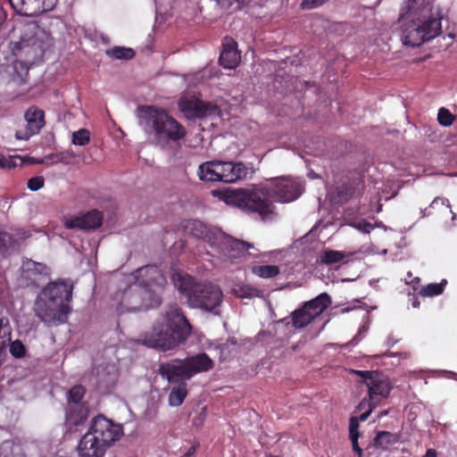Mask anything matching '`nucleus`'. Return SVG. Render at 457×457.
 <instances>
[{
	"label": "nucleus",
	"instance_id": "79ce46f5",
	"mask_svg": "<svg viewBox=\"0 0 457 457\" xmlns=\"http://www.w3.org/2000/svg\"><path fill=\"white\" fill-rule=\"evenodd\" d=\"M8 325V320L0 319V351L5 346L6 341L10 340L7 337L10 335V329L4 328Z\"/></svg>",
	"mask_w": 457,
	"mask_h": 457
},
{
	"label": "nucleus",
	"instance_id": "6e6552de",
	"mask_svg": "<svg viewBox=\"0 0 457 457\" xmlns=\"http://www.w3.org/2000/svg\"><path fill=\"white\" fill-rule=\"evenodd\" d=\"M52 45V37L48 31L41 28L37 21H29L21 30L20 41L15 49L27 58L28 62H35L41 58L45 50Z\"/></svg>",
	"mask_w": 457,
	"mask_h": 457
},
{
	"label": "nucleus",
	"instance_id": "c9c22d12",
	"mask_svg": "<svg viewBox=\"0 0 457 457\" xmlns=\"http://www.w3.org/2000/svg\"><path fill=\"white\" fill-rule=\"evenodd\" d=\"M359 424L358 420L356 417H351L349 420V438L352 442L353 450V451H359L361 447L358 444V438H359Z\"/></svg>",
	"mask_w": 457,
	"mask_h": 457
},
{
	"label": "nucleus",
	"instance_id": "20e7f679",
	"mask_svg": "<svg viewBox=\"0 0 457 457\" xmlns=\"http://www.w3.org/2000/svg\"><path fill=\"white\" fill-rule=\"evenodd\" d=\"M137 118L148 140L156 145L164 147L170 141H178L186 135L183 126L163 110L154 106H139Z\"/></svg>",
	"mask_w": 457,
	"mask_h": 457
},
{
	"label": "nucleus",
	"instance_id": "bb28decb",
	"mask_svg": "<svg viewBox=\"0 0 457 457\" xmlns=\"http://www.w3.org/2000/svg\"><path fill=\"white\" fill-rule=\"evenodd\" d=\"M291 317L292 325L295 328H303L315 319V317L306 310L303 305L293 312L291 313Z\"/></svg>",
	"mask_w": 457,
	"mask_h": 457
},
{
	"label": "nucleus",
	"instance_id": "b1692460",
	"mask_svg": "<svg viewBox=\"0 0 457 457\" xmlns=\"http://www.w3.org/2000/svg\"><path fill=\"white\" fill-rule=\"evenodd\" d=\"M24 117L27 121V129L34 134L37 133L45 125V113L37 106L29 107Z\"/></svg>",
	"mask_w": 457,
	"mask_h": 457
},
{
	"label": "nucleus",
	"instance_id": "13d9d810",
	"mask_svg": "<svg viewBox=\"0 0 457 457\" xmlns=\"http://www.w3.org/2000/svg\"><path fill=\"white\" fill-rule=\"evenodd\" d=\"M250 255H253V257H257L258 255L255 253H248Z\"/></svg>",
	"mask_w": 457,
	"mask_h": 457
},
{
	"label": "nucleus",
	"instance_id": "f3484780",
	"mask_svg": "<svg viewBox=\"0 0 457 457\" xmlns=\"http://www.w3.org/2000/svg\"><path fill=\"white\" fill-rule=\"evenodd\" d=\"M15 12L23 16H36L52 11L58 0H9Z\"/></svg>",
	"mask_w": 457,
	"mask_h": 457
},
{
	"label": "nucleus",
	"instance_id": "7c9ffc66",
	"mask_svg": "<svg viewBox=\"0 0 457 457\" xmlns=\"http://www.w3.org/2000/svg\"><path fill=\"white\" fill-rule=\"evenodd\" d=\"M72 157H73V154L71 152L65 151V152H60V153L47 155L45 158L40 159V160L33 158V160L31 161V163L32 164L42 163V164L50 165V164H54V163H58V162H62V163L67 164V163H69L70 160Z\"/></svg>",
	"mask_w": 457,
	"mask_h": 457
},
{
	"label": "nucleus",
	"instance_id": "9d476101",
	"mask_svg": "<svg viewBox=\"0 0 457 457\" xmlns=\"http://www.w3.org/2000/svg\"><path fill=\"white\" fill-rule=\"evenodd\" d=\"M213 248L220 253L223 262L230 261L242 257L249 249H254L253 244L236 239L223 233L217 234Z\"/></svg>",
	"mask_w": 457,
	"mask_h": 457
},
{
	"label": "nucleus",
	"instance_id": "72a5a7b5",
	"mask_svg": "<svg viewBox=\"0 0 457 457\" xmlns=\"http://www.w3.org/2000/svg\"><path fill=\"white\" fill-rule=\"evenodd\" d=\"M345 256L343 252L328 249L320 253V259L322 263L329 265L341 262Z\"/></svg>",
	"mask_w": 457,
	"mask_h": 457
},
{
	"label": "nucleus",
	"instance_id": "f257e3e1",
	"mask_svg": "<svg viewBox=\"0 0 457 457\" xmlns=\"http://www.w3.org/2000/svg\"><path fill=\"white\" fill-rule=\"evenodd\" d=\"M192 326L178 304L170 305L151 332L140 336L143 345L162 352L173 350L191 334Z\"/></svg>",
	"mask_w": 457,
	"mask_h": 457
},
{
	"label": "nucleus",
	"instance_id": "2eb2a0df",
	"mask_svg": "<svg viewBox=\"0 0 457 457\" xmlns=\"http://www.w3.org/2000/svg\"><path fill=\"white\" fill-rule=\"evenodd\" d=\"M159 373L162 377L166 378L170 383L186 382V380L192 378L187 359H173L170 361L161 363L159 366Z\"/></svg>",
	"mask_w": 457,
	"mask_h": 457
},
{
	"label": "nucleus",
	"instance_id": "3c124183",
	"mask_svg": "<svg viewBox=\"0 0 457 457\" xmlns=\"http://www.w3.org/2000/svg\"><path fill=\"white\" fill-rule=\"evenodd\" d=\"M196 448L195 446H191L187 450V452L182 457H195Z\"/></svg>",
	"mask_w": 457,
	"mask_h": 457
},
{
	"label": "nucleus",
	"instance_id": "412c9836",
	"mask_svg": "<svg viewBox=\"0 0 457 457\" xmlns=\"http://www.w3.org/2000/svg\"><path fill=\"white\" fill-rule=\"evenodd\" d=\"M240 60L241 55L237 49V43L232 38L226 37L219 60L220 65L226 69H234Z\"/></svg>",
	"mask_w": 457,
	"mask_h": 457
},
{
	"label": "nucleus",
	"instance_id": "393cba45",
	"mask_svg": "<svg viewBox=\"0 0 457 457\" xmlns=\"http://www.w3.org/2000/svg\"><path fill=\"white\" fill-rule=\"evenodd\" d=\"M197 175L203 181H220L219 161H209L200 164Z\"/></svg>",
	"mask_w": 457,
	"mask_h": 457
},
{
	"label": "nucleus",
	"instance_id": "423d86ee",
	"mask_svg": "<svg viewBox=\"0 0 457 457\" xmlns=\"http://www.w3.org/2000/svg\"><path fill=\"white\" fill-rule=\"evenodd\" d=\"M122 436L121 425L97 415L91 420L88 431L81 437L77 447L78 454L79 457H104Z\"/></svg>",
	"mask_w": 457,
	"mask_h": 457
},
{
	"label": "nucleus",
	"instance_id": "a19ab883",
	"mask_svg": "<svg viewBox=\"0 0 457 457\" xmlns=\"http://www.w3.org/2000/svg\"><path fill=\"white\" fill-rule=\"evenodd\" d=\"M437 120L441 125L447 127L453 124L454 117L447 109L441 108L438 111Z\"/></svg>",
	"mask_w": 457,
	"mask_h": 457
},
{
	"label": "nucleus",
	"instance_id": "c756f323",
	"mask_svg": "<svg viewBox=\"0 0 457 457\" xmlns=\"http://www.w3.org/2000/svg\"><path fill=\"white\" fill-rule=\"evenodd\" d=\"M187 395V383L182 381L173 386L169 395V404L170 406H180Z\"/></svg>",
	"mask_w": 457,
	"mask_h": 457
},
{
	"label": "nucleus",
	"instance_id": "4d7b16f0",
	"mask_svg": "<svg viewBox=\"0 0 457 457\" xmlns=\"http://www.w3.org/2000/svg\"><path fill=\"white\" fill-rule=\"evenodd\" d=\"M217 2H230V0H216Z\"/></svg>",
	"mask_w": 457,
	"mask_h": 457
},
{
	"label": "nucleus",
	"instance_id": "58836bf2",
	"mask_svg": "<svg viewBox=\"0 0 457 457\" xmlns=\"http://www.w3.org/2000/svg\"><path fill=\"white\" fill-rule=\"evenodd\" d=\"M90 133L87 129H80L72 133V144L76 145H86L89 143Z\"/></svg>",
	"mask_w": 457,
	"mask_h": 457
},
{
	"label": "nucleus",
	"instance_id": "ddd939ff",
	"mask_svg": "<svg viewBox=\"0 0 457 457\" xmlns=\"http://www.w3.org/2000/svg\"><path fill=\"white\" fill-rule=\"evenodd\" d=\"M270 186L273 199L280 203L295 201L303 192L301 183L290 178L276 179Z\"/></svg>",
	"mask_w": 457,
	"mask_h": 457
},
{
	"label": "nucleus",
	"instance_id": "603ef678",
	"mask_svg": "<svg viewBox=\"0 0 457 457\" xmlns=\"http://www.w3.org/2000/svg\"><path fill=\"white\" fill-rule=\"evenodd\" d=\"M370 403V399L367 400L366 398L362 399V401L358 404L357 409L358 410H363L368 408V403Z\"/></svg>",
	"mask_w": 457,
	"mask_h": 457
},
{
	"label": "nucleus",
	"instance_id": "dca6fc26",
	"mask_svg": "<svg viewBox=\"0 0 457 457\" xmlns=\"http://www.w3.org/2000/svg\"><path fill=\"white\" fill-rule=\"evenodd\" d=\"M180 110L190 117L204 118L211 115H220L216 104L204 102L196 98L184 97L179 101Z\"/></svg>",
	"mask_w": 457,
	"mask_h": 457
},
{
	"label": "nucleus",
	"instance_id": "473e14b6",
	"mask_svg": "<svg viewBox=\"0 0 457 457\" xmlns=\"http://www.w3.org/2000/svg\"><path fill=\"white\" fill-rule=\"evenodd\" d=\"M252 272L262 278H270L279 273V267L277 265H257L252 267Z\"/></svg>",
	"mask_w": 457,
	"mask_h": 457
},
{
	"label": "nucleus",
	"instance_id": "a878e982",
	"mask_svg": "<svg viewBox=\"0 0 457 457\" xmlns=\"http://www.w3.org/2000/svg\"><path fill=\"white\" fill-rule=\"evenodd\" d=\"M330 303V296L327 293H322L314 299L306 302L303 306L316 318L320 315Z\"/></svg>",
	"mask_w": 457,
	"mask_h": 457
},
{
	"label": "nucleus",
	"instance_id": "ea45409f",
	"mask_svg": "<svg viewBox=\"0 0 457 457\" xmlns=\"http://www.w3.org/2000/svg\"><path fill=\"white\" fill-rule=\"evenodd\" d=\"M25 266L27 268V270L32 271L35 274H40V275H47L48 274V268L46 265L36 262L32 260H29L25 262Z\"/></svg>",
	"mask_w": 457,
	"mask_h": 457
},
{
	"label": "nucleus",
	"instance_id": "49530a36",
	"mask_svg": "<svg viewBox=\"0 0 457 457\" xmlns=\"http://www.w3.org/2000/svg\"><path fill=\"white\" fill-rule=\"evenodd\" d=\"M356 228L364 233H370L373 226L365 220H361L356 224Z\"/></svg>",
	"mask_w": 457,
	"mask_h": 457
},
{
	"label": "nucleus",
	"instance_id": "39448f33",
	"mask_svg": "<svg viewBox=\"0 0 457 457\" xmlns=\"http://www.w3.org/2000/svg\"><path fill=\"white\" fill-rule=\"evenodd\" d=\"M174 285L191 308L220 315L223 294L220 288L209 282H198L187 274L176 273Z\"/></svg>",
	"mask_w": 457,
	"mask_h": 457
},
{
	"label": "nucleus",
	"instance_id": "6ab92c4d",
	"mask_svg": "<svg viewBox=\"0 0 457 457\" xmlns=\"http://www.w3.org/2000/svg\"><path fill=\"white\" fill-rule=\"evenodd\" d=\"M220 181L233 183L246 178L248 170L242 162L219 161Z\"/></svg>",
	"mask_w": 457,
	"mask_h": 457
},
{
	"label": "nucleus",
	"instance_id": "5fc2aeb1",
	"mask_svg": "<svg viewBox=\"0 0 457 457\" xmlns=\"http://www.w3.org/2000/svg\"><path fill=\"white\" fill-rule=\"evenodd\" d=\"M114 379H115V376L114 375L111 376L108 380L109 384L112 385L114 383Z\"/></svg>",
	"mask_w": 457,
	"mask_h": 457
},
{
	"label": "nucleus",
	"instance_id": "0eeeda50",
	"mask_svg": "<svg viewBox=\"0 0 457 457\" xmlns=\"http://www.w3.org/2000/svg\"><path fill=\"white\" fill-rule=\"evenodd\" d=\"M220 199L227 204L247 212H256L262 220L272 216L275 205L270 185H253L248 188L229 189L221 193Z\"/></svg>",
	"mask_w": 457,
	"mask_h": 457
},
{
	"label": "nucleus",
	"instance_id": "c85d7f7f",
	"mask_svg": "<svg viewBox=\"0 0 457 457\" xmlns=\"http://www.w3.org/2000/svg\"><path fill=\"white\" fill-rule=\"evenodd\" d=\"M0 457H26V454L21 444L6 440L0 445Z\"/></svg>",
	"mask_w": 457,
	"mask_h": 457
},
{
	"label": "nucleus",
	"instance_id": "cd10ccee",
	"mask_svg": "<svg viewBox=\"0 0 457 457\" xmlns=\"http://www.w3.org/2000/svg\"><path fill=\"white\" fill-rule=\"evenodd\" d=\"M33 157H21L20 155L5 156L0 154V168L10 170L15 167H22L26 164H32Z\"/></svg>",
	"mask_w": 457,
	"mask_h": 457
},
{
	"label": "nucleus",
	"instance_id": "1a4fd4ad",
	"mask_svg": "<svg viewBox=\"0 0 457 457\" xmlns=\"http://www.w3.org/2000/svg\"><path fill=\"white\" fill-rule=\"evenodd\" d=\"M162 302V298L157 296V293H151L135 282L121 293L118 312L120 313L144 312L158 307Z\"/></svg>",
	"mask_w": 457,
	"mask_h": 457
},
{
	"label": "nucleus",
	"instance_id": "c03bdc74",
	"mask_svg": "<svg viewBox=\"0 0 457 457\" xmlns=\"http://www.w3.org/2000/svg\"><path fill=\"white\" fill-rule=\"evenodd\" d=\"M12 245V237L4 231H0V253H4Z\"/></svg>",
	"mask_w": 457,
	"mask_h": 457
},
{
	"label": "nucleus",
	"instance_id": "aec40b11",
	"mask_svg": "<svg viewBox=\"0 0 457 457\" xmlns=\"http://www.w3.org/2000/svg\"><path fill=\"white\" fill-rule=\"evenodd\" d=\"M183 228L186 232L193 237L207 241L212 247L217 240V234L221 232V230L217 228L210 229L204 223L197 220H187Z\"/></svg>",
	"mask_w": 457,
	"mask_h": 457
},
{
	"label": "nucleus",
	"instance_id": "f8f14e48",
	"mask_svg": "<svg viewBox=\"0 0 457 457\" xmlns=\"http://www.w3.org/2000/svg\"><path fill=\"white\" fill-rule=\"evenodd\" d=\"M354 374L362 378L368 387L370 402L379 403L378 396L386 398L391 391L389 381L378 370H353Z\"/></svg>",
	"mask_w": 457,
	"mask_h": 457
},
{
	"label": "nucleus",
	"instance_id": "a18cd8bd",
	"mask_svg": "<svg viewBox=\"0 0 457 457\" xmlns=\"http://www.w3.org/2000/svg\"><path fill=\"white\" fill-rule=\"evenodd\" d=\"M45 179L41 176L33 177L28 181V187L31 191H37L44 187Z\"/></svg>",
	"mask_w": 457,
	"mask_h": 457
},
{
	"label": "nucleus",
	"instance_id": "f03ea898",
	"mask_svg": "<svg viewBox=\"0 0 457 457\" xmlns=\"http://www.w3.org/2000/svg\"><path fill=\"white\" fill-rule=\"evenodd\" d=\"M72 290L73 285L69 281L48 283L35 301V315L47 326L65 323L71 311Z\"/></svg>",
	"mask_w": 457,
	"mask_h": 457
},
{
	"label": "nucleus",
	"instance_id": "2f4dec72",
	"mask_svg": "<svg viewBox=\"0 0 457 457\" xmlns=\"http://www.w3.org/2000/svg\"><path fill=\"white\" fill-rule=\"evenodd\" d=\"M397 442V436L388 431H379L373 439V445L386 450Z\"/></svg>",
	"mask_w": 457,
	"mask_h": 457
},
{
	"label": "nucleus",
	"instance_id": "7ed1b4c3",
	"mask_svg": "<svg viewBox=\"0 0 457 457\" xmlns=\"http://www.w3.org/2000/svg\"><path fill=\"white\" fill-rule=\"evenodd\" d=\"M424 0H405L402 8L399 21L404 26L402 40L405 46H420L441 33L442 14L432 13L427 21L418 18V9Z\"/></svg>",
	"mask_w": 457,
	"mask_h": 457
},
{
	"label": "nucleus",
	"instance_id": "9b49d317",
	"mask_svg": "<svg viewBox=\"0 0 457 457\" xmlns=\"http://www.w3.org/2000/svg\"><path fill=\"white\" fill-rule=\"evenodd\" d=\"M133 275L137 285L145 287L151 293H157V296H162L168 284L163 272L155 265L143 266Z\"/></svg>",
	"mask_w": 457,
	"mask_h": 457
},
{
	"label": "nucleus",
	"instance_id": "6e6d98bb",
	"mask_svg": "<svg viewBox=\"0 0 457 457\" xmlns=\"http://www.w3.org/2000/svg\"><path fill=\"white\" fill-rule=\"evenodd\" d=\"M354 452L357 453V455H358L357 457H362V450H361V448L359 451L357 450V451H354Z\"/></svg>",
	"mask_w": 457,
	"mask_h": 457
},
{
	"label": "nucleus",
	"instance_id": "864d4df0",
	"mask_svg": "<svg viewBox=\"0 0 457 457\" xmlns=\"http://www.w3.org/2000/svg\"><path fill=\"white\" fill-rule=\"evenodd\" d=\"M425 457H436V452L434 449H428L426 453Z\"/></svg>",
	"mask_w": 457,
	"mask_h": 457
},
{
	"label": "nucleus",
	"instance_id": "4c0bfd02",
	"mask_svg": "<svg viewBox=\"0 0 457 457\" xmlns=\"http://www.w3.org/2000/svg\"><path fill=\"white\" fill-rule=\"evenodd\" d=\"M86 393L85 388L82 386H75L71 387L68 394V403H85L84 402H81L84 395Z\"/></svg>",
	"mask_w": 457,
	"mask_h": 457
},
{
	"label": "nucleus",
	"instance_id": "a211bd4d",
	"mask_svg": "<svg viewBox=\"0 0 457 457\" xmlns=\"http://www.w3.org/2000/svg\"><path fill=\"white\" fill-rule=\"evenodd\" d=\"M103 221L102 212L93 210L81 216H72L64 220L66 228L94 229L101 226Z\"/></svg>",
	"mask_w": 457,
	"mask_h": 457
},
{
	"label": "nucleus",
	"instance_id": "5701e85b",
	"mask_svg": "<svg viewBox=\"0 0 457 457\" xmlns=\"http://www.w3.org/2000/svg\"><path fill=\"white\" fill-rule=\"evenodd\" d=\"M186 359L191 377L197 373L206 372L213 368V361L206 353H199Z\"/></svg>",
	"mask_w": 457,
	"mask_h": 457
},
{
	"label": "nucleus",
	"instance_id": "e433bc0d",
	"mask_svg": "<svg viewBox=\"0 0 457 457\" xmlns=\"http://www.w3.org/2000/svg\"><path fill=\"white\" fill-rule=\"evenodd\" d=\"M446 280H443L441 283H431L428 286L424 287L420 290V295L424 296H435L443 293L444 286L445 285Z\"/></svg>",
	"mask_w": 457,
	"mask_h": 457
},
{
	"label": "nucleus",
	"instance_id": "09e8293b",
	"mask_svg": "<svg viewBox=\"0 0 457 457\" xmlns=\"http://www.w3.org/2000/svg\"><path fill=\"white\" fill-rule=\"evenodd\" d=\"M33 134L34 133H32L29 129H27L24 131H16L15 137L20 140H28Z\"/></svg>",
	"mask_w": 457,
	"mask_h": 457
},
{
	"label": "nucleus",
	"instance_id": "f704fd0d",
	"mask_svg": "<svg viewBox=\"0 0 457 457\" xmlns=\"http://www.w3.org/2000/svg\"><path fill=\"white\" fill-rule=\"evenodd\" d=\"M107 54L118 60H129L134 57L135 52L132 48L116 46L107 51Z\"/></svg>",
	"mask_w": 457,
	"mask_h": 457
},
{
	"label": "nucleus",
	"instance_id": "8fccbe9b",
	"mask_svg": "<svg viewBox=\"0 0 457 457\" xmlns=\"http://www.w3.org/2000/svg\"><path fill=\"white\" fill-rule=\"evenodd\" d=\"M439 205H441V206L446 205L447 208H450L448 200L445 198H440V197L435 198L434 201L431 203L430 207L436 208V206H439Z\"/></svg>",
	"mask_w": 457,
	"mask_h": 457
},
{
	"label": "nucleus",
	"instance_id": "de8ad7c7",
	"mask_svg": "<svg viewBox=\"0 0 457 457\" xmlns=\"http://www.w3.org/2000/svg\"><path fill=\"white\" fill-rule=\"evenodd\" d=\"M377 406V404L373 403H368V410L366 411H364L362 414L360 415L359 418H357L358 420V422L359 421H364L368 419V417L370 415L372 410Z\"/></svg>",
	"mask_w": 457,
	"mask_h": 457
},
{
	"label": "nucleus",
	"instance_id": "4be33fe9",
	"mask_svg": "<svg viewBox=\"0 0 457 457\" xmlns=\"http://www.w3.org/2000/svg\"><path fill=\"white\" fill-rule=\"evenodd\" d=\"M89 408L87 403H71L66 408V422L71 426H79L88 418Z\"/></svg>",
	"mask_w": 457,
	"mask_h": 457
},
{
	"label": "nucleus",
	"instance_id": "37998d69",
	"mask_svg": "<svg viewBox=\"0 0 457 457\" xmlns=\"http://www.w3.org/2000/svg\"><path fill=\"white\" fill-rule=\"evenodd\" d=\"M10 353L12 356L21 358L25 355L26 349L20 340H15L10 345Z\"/></svg>",
	"mask_w": 457,
	"mask_h": 457
},
{
	"label": "nucleus",
	"instance_id": "bf43d9fd",
	"mask_svg": "<svg viewBox=\"0 0 457 457\" xmlns=\"http://www.w3.org/2000/svg\"><path fill=\"white\" fill-rule=\"evenodd\" d=\"M244 295H245V296H252L253 295L252 294H245Z\"/></svg>",
	"mask_w": 457,
	"mask_h": 457
},
{
	"label": "nucleus",
	"instance_id": "4468645a",
	"mask_svg": "<svg viewBox=\"0 0 457 457\" xmlns=\"http://www.w3.org/2000/svg\"><path fill=\"white\" fill-rule=\"evenodd\" d=\"M363 187L364 182L360 176L349 179L328 193L329 200L333 204H344L351 198L360 195Z\"/></svg>",
	"mask_w": 457,
	"mask_h": 457
}]
</instances>
